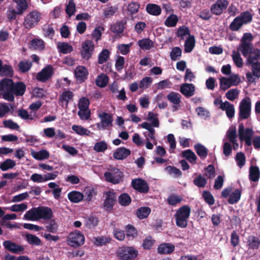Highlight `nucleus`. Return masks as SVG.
I'll use <instances>...</instances> for the list:
<instances>
[{
  "instance_id": "8",
  "label": "nucleus",
  "mask_w": 260,
  "mask_h": 260,
  "mask_svg": "<svg viewBox=\"0 0 260 260\" xmlns=\"http://www.w3.org/2000/svg\"><path fill=\"white\" fill-rule=\"evenodd\" d=\"M251 72H248L246 74L247 82L251 84L256 82V79L260 78V62L255 61L254 64H251Z\"/></svg>"
},
{
  "instance_id": "55",
  "label": "nucleus",
  "mask_w": 260,
  "mask_h": 260,
  "mask_svg": "<svg viewBox=\"0 0 260 260\" xmlns=\"http://www.w3.org/2000/svg\"><path fill=\"white\" fill-rule=\"evenodd\" d=\"M111 238L105 236L94 238V244L97 246H101L111 242Z\"/></svg>"
},
{
  "instance_id": "23",
  "label": "nucleus",
  "mask_w": 260,
  "mask_h": 260,
  "mask_svg": "<svg viewBox=\"0 0 260 260\" xmlns=\"http://www.w3.org/2000/svg\"><path fill=\"white\" fill-rule=\"evenodd\" d=\"M246 58L245 64L247 66L254 64L255 61H258L260 59V50L257 48L254 49Z\"/></svg>"
},
{
  "instance_id": "39",
  "label": "nucleus",
  "mask_w": 260,
  "mask_h": 260,
  "mask_svg": "<svg viewBox=\"0 0 260 260\" xmlns=\"http://www.w3.org/2000/svg\"><path fill=\"white\" fill-rule=\"evenodd\" d=\"M241 191L238 189L235 190L230 195L228 199V203L233 205L237 203L240 199Z\"/></svg>"
},
{
  "instance_id": "62",
  "label": "nucleus",
  "mask_w": 260,
  "mask_h": 260,
  "mask_svg": "<svg viewBox=\"0 0 260 260\" xmlns=\"http://www.w3.org/2000/svg\"><path fill=\"white\" fill-rule=\"evenodd\" d=\"M203 198L205 201L209 205H213L214 204L215 200L213 196L210 191L204 190L202 194Z\"/></svg>"
},
{
  "instance_id": "45",
  "label": "nucleus",
  "mask_w": 260,
  "mask_h": 260,
  "mask_svg": "<svg viewBox=\"0 0 260 260\" xmlns=\"http://www.w3.org/2000/svg\"><path fill=\"white\" fill-rule=\"evenodd\" d=\"M0 75L4 76L12 77L13 75V69L10 65L4 64L3 66V62H2Z\"/></svg>"
},
{
  "instance_id": "33",
  "label": "nucleus",
  "mask_w": 260,
  "mask_h": 260,
  "mask_svg": "<svg viewBox=\"0 0 260 260\" xmlns=\"http://www.w3.org/2000/svg\"><path fill=\"white\" fill-rule=\"evenodd\" d=\"M69 200L73 203H78L82 201L83 198L82 193L79 191H73L68 194Z\"/></svg>"
},
{
  "instance_id": "54",
  "label": "nucleus",
  "mask_w": 260,
  "mask_h": 260,
  "mask_svg": "<svg viewBox=\"0 0 260 260\" xmlns=\"http://www.w3.org/2000/svg\"><path fill=\"white\" fill-rule=\"evenodd\" d=\"M232 58L235 64L237 67L242 68L243 67V59L239 52L234 50L232 52Z\"/></svg>"
},
{
  "instance_id": "3",
  "label": "nucleus",
  "mask_w": 260,
  "mask_h": 260,
  "mask_svg": "<svg viewBox=\"0 0 260 260\" xmlns=\"http://www.w3.org/2000/svg\"><path fill=\"white\" fill-rule=\"evenodd\" d=\"M138 255V250L132 246H123L117 251V256L120 260H135Z\"/></svg>"
},
{
  "instance_id": "59",
  "label": "nucleus",
  "mask_w": 260,
  "mask_h": 260,
  "mask_svg": "<svg viewBox=\"0 0 260 260\" xmlns=\"http://www.w3.org/2000/svg\"><path fill=\"white\" fill-rule=\"evenodd\" d=\"M98 218L93 216H90L86 220L85 225L89 229H92L98 225Z\"/></svg>"
},
{
  "instance_id": "25",
  "label": "nucleus",
  "mask_w": 260,
  "mask_h": 260,
  "mask_svg": "<svg viewBox=\"0 0 260 260\" xmlns=\"http://www.w3.org/2000/svg\"><path fill=\"white\" fill-rule=\"evenodd\" d=\"M175 250V246L170 243H162L157 248V252L160 254H170Z\"/></svg>"
},
{
  "instance_id": "13",
  "label": "nucleus",
  "mask_w": 260,
  "mask_h": 260,
  "mask_svg": "<svg viewBox=\"0 0 260 260\" xmlns=\"http://www.w3.org/2000/svg\"><path fill=\"white\" fill-rule=\"evenodd\" d=\"M38 220L43 219L44 220L51 219L53 217V211L50 208L46 206L37 207Z\"/></svg>"
},
{
  "instance_id": "28",
  "label": "nucleus",
  "mask_w": 260,
  "mask_h": 260,
  "mask_svg": "<svg viewBox=\"0 0 260 260\" xmlns=\"http://www.w3.org/2000/svg\"><path fill=\"white\" fill-rule=\"evenodd\" d=\"M181 156L182 157L185 158L191 164H196L197 163V157L191 149L183 151Z\"/></svg>"
},
{
  "instance_id": "22",
  "label": "nucleus",
  "mask_w": 260,
  "mask_h": 260,
  "mask_svg": "<svg viewBox=\"0 0 260 260\" xmlns=\"http://www.w3.org/2000/svg\"><path fill=\"white\" fill-rule=\"evenodd\" d=\"M131 152V150L128 149L125 147H120L116 150L113 155L115 159L123 160L129 156Z\"/></svg>"
},
{
  "instance_id": "38",
  "label": "nucleus",
  "mask_w": 260,
  "mask_h": 260,
  "mask_svg": "<svg viewBox=\"0 0 260 260\" xmlns=\"http://www.w3.org/2000/svg\"><path fill=\"white\" fill-rule=\"evenodd\" d=\"M125 235L129 239H134L138 236L137 229L132 224H128L125 226Z\"/></svg>"
},
{
  "instance_id": "34",
  "label": "nucleus",
  "mask_w": 260,
  "mask_h": 260,
  "mask_svg": "<svg viewBox=\"0 0 260 260\" xmlns=\"http://www.w3.org/2000/svg\"><path fill=\"white\" fill-rule=\"evenodd\" d=\"M13 83L12 79L5 78L0 81V86L4 91H11Z\"/></svg>"
},
{
  "instance_id": "11",
  "label": "nucleus",
  "mask_w": 260,
  "mask_h": 260,
  "mask_svg": "<svg viewBox=\"0 0 260 260\" xmlns=\"http://www.w3.org/2000/svg\"><path fill=\"white\" fill-rule=\"evenodd\" d=\"M53 74V68L51 65H49L43 68L41 72L37 74L36 79L39 81L45 82L52 76Z\"/></svg>"
},
{
  "instance_id": "41",
  "label": "nucleus",
  "mask_w": 260,
  "mask_h": 260,
  "mask_svg": "<svg viewBox=\"0 0 260 260\" xmlns=\"http://www.w3.org/2000/svg\"><path fill=\"white\" fill-rule=\"evenodd\" d=\"M118 202L122 206H127L131 203L132 199L129 195L126 193L121 194L118 197Z\"/></svg>"
},
{
  "instance_id": "52",
  "label": "nucleus",
  "mask_w": 260,
  "mask_h": 260,
  "mask_svg": "<svg viewBox=\"0 0 260 260\" xmlns=\"http://www.w3.org/2000/svg\"><path fill=\"white\" fill-rule=\"evenodd\" d=\"M72 130L80 136H89L90 132L81 125H74L72 127Z\"/></svg>"
},
{
  "instance_id": "58",
  "label": "nucleus",
  "mask_w": 260,
  "mask_h": 260,
  "mask_svg": "<svg viewBox=\"0 0 260 260\" xmlns=\"http://www.w3.org/2000/svg\"><path fill=\"white\" fill-rule=\"evenodd\" d=\"M182 50L179 47H176L172 49L170 53V56L172 60L175 61L181 56Z\"/></svg>"
},
{
  "instance_id": "56",
  "label": "nucleus",
  "mask_w": 260,
  "mask_h": 260,
  "mask_svg": "<svg viewBox=\"0 0 260 260\" xmlns=\"http://www.w3.org/2000/svg\"><path fill=\"white\" fill-rule=\"evenodd\" d=\"M33 157L37 160H41L48 158L49 157V153L47 150L43 149L36 152L33 155Z\"/></svg>"
},
{
  "instance_id": "4",
  "label": "nucleus",
  "mask_w": 260,
  "mask_h": 260,
  "mask_svg": "<svg viewBox=\"0 0 260 260\" xmlns=\"http://www.w3.org/2000/svg\"><path fill=\"white\" fill-rule=\"evenodd\" d=\"M251 102L249 97L243 99L240 103L238 121L248 119L251 114Z\"/></svg>"
},
{
  "instance_id": "36",
  "label": "nucleus",
  "mask_w": 260,
  "mask_h": 260,
  "mask_svg": "<svg viewBox=\"0 0 260 260\" xmlns=\"http://www.w3.org/2000/svg\"><path fill=\"white\" fill-rule=\"evenodd\" d=\"M17 5V10L18 13L23 14L27 9L28 6L26 0H13Z\"/></svg>"
},
{
  "instance_id": "51",
  "label": "nucleus",
  "mask_w": 260,
  "mask_h": 260,
  "mask_svg": "<svg viewBox=\"0 0 260 260\" xmlns=\"http://www.w3.org/2000/svg\"><path fill=\"white\" fill-rule=\"evenodd\" d=\"M242 23L240 21L239 17H235L229 25V28L232 31H238L243 26Z\"/></svg>"
},
{
  "instance_id": "6",
  "label": "nucleus",
  "mask_w": 260,
  "mask_h": 260,
  "mask_svg": "<svg viewBox=\"0 0 260 260\" xmlns=\"http://www.w3.org/2000/svg\"><path fill=\"white\" fill-rule=\"evenodd\" d=\"M99 117L101 121L96 124L99 129H107L108 127L113 126V119L112 114L104 112L99 114Z\"/></svg>"
},
{
  "instance_id": "43",
  "label": "nucleus",
  "mask_w": 260,
  "mask_h": 260,
  "mask_svg": "<svg viewBox=\"0 0 260 260\" xmlns=\"http://www.w3.org/2000/svg\"><path fill=\"white\" fill-rule=\"evenodd\" d=\"M37 208H32L30 210L26 211L23 216V219L31 221L37 220Z\"/></svg>"
},
{
  "instance_id": "48",
  "label": "nucleus",
  "mask_w": 260,
  "mask_h": 260,
  "mask_svg": "<svg viewBox=\"0 0 260 260\" xmlns=\"http://www.w3.org/2000/svg\"><path fill=\"white\" fill-rule=\"evenodd\" d=\"M27 242L30 245L39 246L41 244V241L37 236L27 234L25 235Z\"/></svg>"
},
{
  "instance_id": "30",
  "label": "nucleus",
  "mask_w": 260,
  "mask_h": 260,
  "mask_svg": "<svg viewBox=\"0 0 260 260\" xmlns=\"http://www.w3.org/2000/svg\"><path fill=\"white\" fill-rule=\"evenodd\" d=\"M146 9L148 13L154 16L160 15L161 12L160 7L154 4H148Z\"/></svg>"
},
{
  "instance_id": "16",
  "label": "nucleus",
  "mask_w": 260,
  "mask_h": 260,
  "mask_svg": "<svg viewBox=\"0 0 260 260\" xmlns=\"http://www.w3.org/2000/svg\"><path fill=\"white\" fill-rule=\"evenodd\" d=\"M167 98L173 104V108L174 111L178 110L180 108L181 95L180 93L172 91L167 95Z\"/></svg>"
},
{
  "instance_id": "29",
  "label": "nucleus",
  "mask_w": 260,
  "mask_h": 260,
  "mask_svg": "<svg viewBox=\"0 0 260 260\" xmlns=\"http://www.w3.org/2000/svg\"><path fill=\"white\" fill-rule=\"evenodd\" d=\"M151 211V209L148 207H141L137 210L136 214L139 219H143L149 216Z\"/></svg>"
},
{
  "instance_id": "27",
  "label": "nucleus",
  "mask_w": 260,
  "mask_h": 260,
  "mask_svg": "<svg viewBox=\"0 0 260 260\" xmlns=\"http://www.w3.org/2000/svg\"><path fill=\"white\" fill-rule=\"evenodd\" d=\"M247 240V243L249 249L254 250L257 249L259 248L260 245V240L257 237L251 235L248 237Z\"/></svg>"
},
{
  "instance_id": "63",
  "label": "nucleus",
  "mask_w": 260,
  "mask_h": 260,
  "mask_svg": "<svg viewBox=\"0 0 260 260\" xmlns=\"http://www.w3.org/2000/svg\"><path fill=\"white\" fill-rule=\"evenodd\" d=\"M182 200V198L181 197L172 194L168 197L167 202L170 205L175 206L177 204L180 203Z\"/></svg>"
},
{
  "instance_id": "50",
  "label": "nucleus",
  "mask_w": 260,
  "mask_h": 260,
  "mask_svg": "<svg viewBox=\"0 0 260 260\" xmlns=\"http://www.w3.org/2000/svg\"><path fill=\"white\" fill-rule=\"evenodd\" d=\"M19 70L22 73L28 72L32 66L31 62L30 61H21L18 65Z\"/></svg>"
},
{
  "instance_id": "47",
  "label": "nucleus",
  "mask_w": 260,
  "mask_h": 260,
  "mask_svg": "<svg viewBox=\"0 0 260 260\" xmlns=\"http://www.w3.org/2000/svg\"><path fill=\"white\" fill-rule=\"evenodd\" d=\"M138 45L142 49L149 50L151 47L153 46V42L149 39H143L140 40L138 42Z\"/></svg>"
},
{
  "instance_id": "24",
  "label": "nucleus",
  "mask_w": 260,
  "mask_h": 260,
  "mask_svg": "<svg viewBox=\"0 0 260 260\" xmlns=\"http://www.w3.org/2000/svg\"><path fill=\"white\" fill-rule=\"evenodd\" d=\"M3 246L6 249L14 253H18L23 250L22 247L11 241H5L3 243Z\"/></svg>"
},
{
  "instance_id": "40",
  "label": "nucleus",
  "mask_w": 260,
  "mask_h": 260,
  "mask_svg": "<svg viewBox=\"0 0 260 260\" xmlns=\"http://www.w3.org/2000/svg\"><path fill=\"white\" fill-rule=\"evenodd\" d=\"M240 51L244 57H246L248 55L252 53V45L250 43H241Z\"/></svg>"
},
{
  "instance_id": "7",
  "label": "nucleus",
  "mask_w": 260,
  "mask_h": 260,
  "mask_svg": "<svg viewBox=\"0 0 260 260\" xmlns=\"http://www.w3.org/2000/svg\"><path fill=\"white\" fill-rule=\"evenodd\" d=\"M122 177V172L118 169H115L111 171L106 172L104 173L105 180L114 184L119 183Z\"/></svg>"
},
{
  "instance_id": "53",
  "label": "nucleus",
  "mask_w": 260,
  "mask_h": 260,
  "mask_svg": "<svg viewBox=\"0 0 260 260\" xmlns=\"http://www.w3.org/2000/svg\"><path fill=\"white\" fill-rule=\"evenodd\" d=\"M76 11V5L73 0H69L66 5V12L69 17L74 15Z\"/></svg>"
},
{
  "instance_id": "10",
  "label": "nucleus",
  "mask_w": 260,
  "mask_h": 260,
  "mask_svg": "<svg viewBox=\"0 0 260 260\" xmlns=\"http://www.w3.org/2000/svg\"><path fill=\"white\" fill-rule=\"evenodd\" d=\"M229 2L227 0H217L211 5L210 11L213 14L219 16L227 8Z\"/></svg>"
},
{
  "instance_id": "46",
  "label": "nucleus",
  "mask_w": 260,
  "mask_h": 260,
  "mask_svg": "<svg viewBox=\"0 0 260 260\" xmlns=\"http://www.w3.org/2000/svg\"><path fill=\"white\" fill-rule=\"evenodd\" d=\"M110 52L107 49H104L99 55L98 63L103 64L106 62L110 58Z\"/></svg>"
},
{
  "instance_id": "31",
  "label": "nucleus",
  "mask_w": 260,
  "mask_h": 260,
  "mask_svg": "<svg viewBox=\"0 0 260 260\" xmlns=\"http://www.w3.org/2000/svg\"><path fill=\"white\" fill-rule=\"evenodd\" d=\"M249 179L253 182L258 180L260 176L259 169L256 166H251L249 169Z\"/></svg>"
},
{
  "instance_id": "37",
  "label": "nucleus",
  "mask_w": 260,
  "mask_h": 260,
  "mask_svg": "<svg viewBox=\"0 0 260 260\" xmlns=\"http://www.w3.org/2000/svg\"><path fill=\"white\" fill-rule=\"evenodd\" d=\"M239 20L243 24H246L251 22L252 20V15L248 11L242 12L238 16Z\"/></svg>"
},
{
  "instance_id": "21",
  "label": "nucleus",
  "mask_w": 260,
  "mask_h": 260,
  "mask_svg": "<svg viewBox=\"0 0 260 260\" xmlns=\"http://www.w3.org/2000/svg\"><path fill=\"white\" fill-rule=\"evenodd\" d=\"M220 108L222 111H225L226 115L230 119L233 118L235 116V108L233 104L230 103L228 101H225L223 103H221Z\"/></svg>"
},
{
  "instance_id": "9",
  "label": "nucleus",
  "mask_w": 260,
  "mask_h": 260,
  "mask_svg": "<svg viewBox=\"0 0 260 260\" xmlns=\"http://www.w3.org/2000/svg\"><path fill=\"white\" fill-rule=\"evenodd\" d=\"M131 186L135 190L141 193H147L150 189L146 181L140 178L133 179Z\"/></svg>"
},
{
  "instance_id": "5",
  "label": "nucleus",
  "mask_w": 260,
  "mask_h": 260,
  "mask_svg": "<svg viewBox=\"0 0 260 260\" xmlns=\"http://www.w3.org/2000/svg\"><path fill=\"white\" fill-rule=\"evenodd\" d=\"M41 19V14L37 10L29 12L25 16L23 25L25 28L30 29L35 27Z\"/></svg>"
},
{
  "instance_id": "18",
  "label": "nucleus",
  "mask_w": 260,
  "mask_h": 260,
  "mask_svg": "<svg viewBox=\"0 0 260 260\" xmlns=\"http://www.w3.org/2000/svg\"><path fill=\"white\" fill-rule=\"evenodd\" d=\"M254 132L252 128H246L245 129L244 125L243 123L239 124L238 128V134L239 139L241 141H243L244 139L252 138Z\"/></svg>"
},
{
  "instance_id": "64",
  "label": "nucleus",
  "mask_w": 260,
  "mask_h": 260,
  "mask_svg": "<svg viewBox=\"0 0 260 260\" xmlns=\"http://www.w3.org/2000/svg\"><path fill=\"white\" fill-rule=\"evenodd\" d=\"M235 159L237 163V165L240 168L244 166L246 161V158L245 154L243 152H238L236 155Z\"/></svg>"
},
{
  "instance_id": "42",
  "label": "nucleus",
  "mask_w": 260,
  "mask_h": 260,
  "mask_svg": "<svg viewBox=\"0 0 260 260\" xmlns=\"http://www.w3.org/2000/svg\"><path fill=\"white\" fill-rule=\"evenodd\" d=\"M16 166L14 160L8 158L0 164V169L3 171H6L9 169L13 168Z\"/></svg>"
},
{
  "instance_id": "57",
  "label": "nucleus",
  "mask_w": 260,
  "mask_h": 260,
  "mask_svg": "<svg viewBox=\"0 0 260 260\" xmlns=\"http://www.w3.org/2000/svg\"><path fill=\"white\" fill-rule=\"evenodd\" d=\"M178 21L177 16L175 14H171L165 20V24L168 27H174L176 25Z\"/></svg>"
},
{
  "instance_id": "19",
  "label": "nucleus",
  "mask_w": 260,
  "mask_h": 260,
  "mask_svg": "<svg viewBox=\"0 0 260 260\" xmlns=\"http://www.w3.org/2000/svg\"><path fill=\"white\" fill-rule=\"evenodd\" d=\"M180 91L183 95L189 98L194 94L195 86L191 83H184L181 85Z\"/></svg>"
},
{
  "instance_id": "49",
  "label": "nucleus",
  "mask_w": 260,
  "mask_h": 260,
  "mask_svg": "<svg viewBox=\"0 0 260 260\" xmlns=\"http://www.w3.org/2000/svg\"><path fill=\"white\" fill-rule=\"evenodd\" d=\"M30 48L33 49L42 50L44 48V42L42 39H34L30 41Z\"/></svg>"
},
{
  "instance_id": "61",
  "label": "nucleus",
  "mask_w": 260,
  "mask_h": 260,
  "mask_svg": "<svg viewBox=\"0 0 260 260\" xmlns=\"http://www.w3.org/2000/svg\"><path fill=\"white\" fill-rule=\"evenodd\" d=\"M193 182L198 187H204L207 182L205 178L200 175L193 179Z\"/></svg>"
},
{
  "instance_id": "44",
  "label": "nucleus",
  "mask_w": 260,
  "mask_h": 260,
  "mask_svg": "<svg viewBox=\"0 0 260 260\" xmlns=\"http://www.w3.org/2000/svg\"><path fill=\"white\" fill-rule=\"evenodd\" d=\"M109 82L108 76L104 74L98 76L95 80L96 84L100 87H105Z\"/></svg>"
},
{
  "instance_id": "35",
  "label": "nucleus",
  "mask_w": 260,
  "mask_h": 260,
  "mask_svg": "<svg viewBox=\"0 0 260 260\" xmlns=\"http://www.w3.org/2000/svg\"><path fill=\"white\" fill-rule=\"evenodd\" d=\"M195 46V38L193 35H189L185 42V51L186 52H190L193 50Z\"/></svg>"
},
{
  "instance_id": "17",
  "label": "nucleus",
  "mask_w": 260,
  "mask_h": 260,
  "mask_svg": "<svg viewBox=\"0 0 260 260\" xmlns=\"http://www.w3.org/2000/svg\"><path fill=\"white\" fill-rule=\"evenodd\" d=\"M74 74L76 80L80 83H82L87 78L88 72L85 67L78 66L75 69Z\"/></svg>"
},
{
  "instance_id": "32",
  "label": "nucleus",
  "mask_w": 260,
  "mask_h": 260,
  "mask_svg": "<svg viewBox=\"0 0 260 260\" xmlns=\"http://www.w3.org/2000/svg\"><path fill=\"white\" fill-rule=\"evenodd\" d=\"M57 48L59 52L62 54L71 53L73 50L72 46L66 42L59 43L57 45Z\"/></svg>"
},
{
  "instance_id": "20",
  "label": "nucleus",
  "mask_w": 260,
  "mask_h": 260,
  "mask_svg": "<svg viewBox=\"0 0 260 260\" xmlns=\"http://www.w3.org/2000/svg\"><path fill=\"white\" fill-rule=\"evenodd\" d=\"M12 87L11 91L16 96H22L24 94L26 88L25 84L22 81L14 82Z\"/></svg>"
},
{
  "instance_id": "1",
  "label": "nucleus",
  "mask_w": 260,
  "mask_h": 260,
  "mask_svg": "<svg viewBox=\"0 0 260 260\" xmlns=\"http://www.w3.org/2000/svg\"><path fill=\"white\" fill-rule=\"evenodd\" d=\"M191 208L188 205H183L180 207L174 215L177 226L181 228H186Z\"/></svg>"
},
{
  "instance_id": "60",
  "label": "nucleus",
  "mask_w": 260,
  "mask_h": 260,
  "mask_svg": "<svg viewBox=\"0 0 260 260\" xmlns=\"http://www.w3.org/2000/svg\"><path fill=\"white\" fill-rule=\"evenodd\" d=\"M124 25L122 21H118L112 25L111 27V30L115 34L122 33L124 30Z\"/></svg>"
},
{
  "instance_id": "12",
  "label": "nucleus",
  "mask_w": 260,
  "mask_h": 260,
  "mask_svg": "<svg viewBox=\"0 0 260 260\" xmlns=\"http://www.w3.org/2000/svg\"><path fill=\"white\" fill-rule=\"evenodd\" d=\"M94 51V44L91 41L86 40L82 44V50L81 54L82 57L88 60L91 57Z\"/></svg>"
},
{
  "instance_id": "2",
  "label": "nucleus",
  "mask_w": 260,
  "mask_h": 260,
  "mask_svg": "<svg viewBox=\"0 0 260 260\" xmlns=\"http://www.w3.org/2000/svg\"><path fill=\"white\" fill-rule=\"evenodd\" d=\"M67 242L69 246L73 248L82 246L85 243L84 234L78 230L71 232L67 237Z\"/></svg>"
},
{
  "instance_id": "15",
  "label": "nucleus",
  "mask_w": 260,
  "mask_h": 260,
  "mask_svg": "<svg viewBox=\"0 0 260 260\" xmlns=\"http://www.w3.org/2000/svg\"><path fill=\"white\" fill-rule=\"evenodd\" d=\"M74 94V93L69 90H64L60 94L58 98V103L61 107H63L65 105L66 107H68L70 101L73 100Z\"/></svg>"
},
{
  "instance_id": "26",
  "label": "nucleus",
  "mask_w": 260,
  "mask_h": 260,
  "mask_svg": "<svg viewBox=\"0 0 260 260\" xmlns=\"http://www.w3.org/2000/svg\"><path fill=\"white\" fill-rule=\"evenodd\" d=\"M194 150L198 155L202 159H204L208 155V150L203 145L198 143L194 145Z\"/></svg>"
},
{
  "instance_id": "14",
  "label": "nucleus",
  "mask_w": 260,
  "mask_h": 260,
  "mask_svg": "<svg viewBox=\"0 0 260 260\" xmlns=\"http://www.w3.org/2000/svg\"><path fill=\"white\" fill-rule=\"evenodd\" d=\"M106 199L104 202V207L108 210H111L117 201L116 193L109 191L106 192Z\"/></svg>"
}]
</instances>
